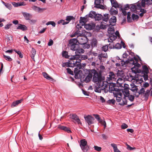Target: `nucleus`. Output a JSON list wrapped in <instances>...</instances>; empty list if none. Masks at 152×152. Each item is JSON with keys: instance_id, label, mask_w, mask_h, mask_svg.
Returning <instances> with one entry per match:
<instances>
[{"instance_id": "nucleus-32", "label": "nucleus", "mask_w": 152, "mask_h": 152, "mask_svg": "<svg viewBox=\"0 0 152 152\" xmlns=\"http://www.w3.org/2000/svg\"><path fill=\"white\" fill-rule=\"evenodd\" d=\"M112 36L113 37L111 36L110 37V39L108 40L109 42H112L117 38V37L115 34H113Z\"/></svg>"}, {"instance_id": "nucleus-13", "label": "nucleus", "mask_w": 152, "mask_h": 152, "mask_svg": "<svg viewBox=\"0 0 152 152\" xmlns=\"http://www.w3.org/2000/svg\"><path fill=\"white\" fill-rule=\"evenodd\" d=\"M130 63L134 65V66H140V64L138 63V60L137 58L135 57L130 59L129 60Z\"/></svg>"}, {"instance_id": "nucleus-53", "label": "nucleus", "mask_w": 152, "mask_h": 152, "mask_svg": "<svg viewBox=\"0 0 152 152\" xmlns=\"http://www.w3.org/2000/svg\"><path fill=\"white\" fill-rule=\"evenodd\" d=\"M94 148L95 150L97 151H100L102 149L101 147H98L97 146H94Z\"/></svg>"}, {"instance_id": "nucleus-29", "label": "nucleus", "mask_w": 152, "mask_h": 152, "mask_svg": "<svg viewBox=\"0 0 152 152\" xmlns=\"http://www.w3.org/2000/svg\"><path fill=\"white\" fill-rule=\"evenodd\" d=\"M122 46L119 43H117L115 45H113V48L112 47H110L109 46L110 48H116L117 49H119L121 48Z\"/></svg>"}, {"instance_id": "nucleus-62", "label": "nucleus", "mask_w": 152, "mask_h": 152, "mask_svg": "<svg viewBox=\"0 0 152 152\" xmlns=\"http://www.w3.org/2000/svg\"><path fill=\"white\" fill-rule=\"evenodd\" d=\"M62 66L63 67L66 66L67 67H71L69 62L65 63Z\"/></svg>"}, {"instance_id": "nucleus-33", "label": "nucleus", "mask_w": 152, "mask_h": 152, "mask_svg": "<svg viewBox=\"0 0 152 152\" xmlns=\"http://www.w3.org/2000/svg\"><path fill=\"white\" fill-rule=\"evenodd\" d=\"M96 13V12L94 11H91L89 14L88 16L89 17L91 18H94L95 16Z\"/></svg>"}, {"instance_id": "nucleus-2", "label": "nucleus", "mask_w": 152, "mask_h": 152, "mask_svg": "<svg viewBox=\"0 0 152 152\" xmlns=\"http://www.w3.org/2000/svg\"><path fill=\"white\" fill-rule=\"evenodd\" d=\"M69 42L70 49L72 50L75 51V54L76 55L78 56L81 53H84V50L80 48L79 45L77 43L78 42L77 38L70 39Z\"/></svg>"}, {"instance_id": "nucleus-22", "label": "nucleus", "mask_w": 152, "mask_h": 152, "mask_svg": "<svg viewBox=\"0 0 152 152\" xmlns=\"http://www.w3.org/2000/svg\"><path fill=\"white\" fill-rule=\"evenodd\" d=\"M116 21V17L115 16H113L109 20V22L110 25L114 26Z\"/></svg>"}, {"instance_id": "nucleus-50", "label": "nucleus", "mask_w": 152, "mask_h": 152, "mask_svg": "<svg viewBox=\"0 0 152 152\" xmlns=\"http://www.w3.org/2000/svg\"><path fill=\"white\" fill-rule=\"evenodd\" d=\"M108 46L107 45H105L104 46L102 47V50L103 51L106 52L108 50Z\"/></svg>"}, {"instance_id": "nucleus-5", "label": "nucleus", "mask_w": 152, "mask_h": 152, "mask_svg": "<svg viewBox=\"0 0 152 152\" xmlns=\"http://www.w3.org/2000/svg\"><path fill=\"white\" fill-rule=\"evenodd\" d=\"M78 65L76 66L77 67L75 68L74 71L75 77L76 79L80 78V80H82V71L80 70L82 66L80 64V67L79 68V67H78Z\"/></svg>"}, {"instance_id": "nucleus-8", "label": "nucleus", "mask_w": 152, "mask_h": 152, "mask_svg": "<svg viewBox=\"0 0 152 152\" xmlns=\"http://www.w3.org/2000/svg\"><path fill=\"white\" fill-rule=\"evenodd\" d=\"M84 35H83L77 37V40H78V42L79 44L84 45L86 43L88 42L87 37Z\"/></svg>"}, {"instance_id": "nucleus-25", "label": "nucleus", "mask_w": 152, "mask_h": 152, "mask_svg": "<svg viewBox=\"0 0 152 152\" xmlns=\"http://www.w3.org/2000/svg\"><path fill=\"white\" fill-rule=\"evenodd\" d=\"M142 72L144 74H148L149 72L148 69L146 65H144L142 66Z\"/></svg>"}, {"instance_id": "nucleus-44", "label": "nucleus", "mask_w": 152, "mask_h": 152, "mask_svg": "<svg viewBox=\"0 0 152 152\" xmlns=\"http://www.w3.org/2000/svg\"><path fill=\"white\" fill-rule=\"evenodd\" d=\"M100 70L99 72V73L101 74L105 69V67L104 66L101 65L100 67Z\"/></svg>"}, {"instance_id": "nucleus-63", "label": "nucleus", "mask_w": 152, "mask_h": 152, "mask_svg": "<svg viewBox=\"0 0 152 152\" xmlns=\"http://www.w3.org/2000/svg\"><path fill=\"white\" fill-rule=\"evenodd\" d=\"M112 7H114L115 8H116L117 7H118V5L116 2L113 3V4H112Z\"/></svg>"}, {"instance_id": "nucleus-58", "label": "nucleus", "mask_w": 152, "mask_h": 152, "mask_svg": "<svg viewBox=\"0 0 152 152\" xmlns=\"http://www.w3.org/2000/svg\"><path fill=\"white\" fill-rule=\"evenodd\" d=\"M88 58L87 56L86 55H82L81 56L80 59L81 60H84Z\"/></svg>"}, {"instance_id": "nucleus-28", "label": "nucleus", "mask_w": 152, "mask_h": 152, "mask_svg": "<svg viewBox=\"0 0 152 152\" xmlns=\"http://www.w3.org/2000/svg\"><path fill=\"white\" fill-rule=\"evenodd\" d=\"M111 145L113 148L114 152H121L117 148V146L116 144L112 143L111 144Z\"/></svg>"}, {"instance_id": "nucleus-41", "label": "nucleus", "mask_w": 152, "mask_h": 152, "mask_svg": "<svg viewBox=\"0 0 152 152\" xmlns=\"http://www.w3.org/2000/svg\"><path fill=\"white\" fill-rule=\"evenodd\" d=\"M110 11L113 14H117L118 13V11L117 10H115V9L112 7L110 10Z\"/></svg>"}, {"instance_id": "nucleus-20", "label": "nucleus", "mask_w": 152, "mask_h": 152, "mask_svg": "<svg viewBox=\"0 0 152 152\" xmlns=\"http://www.w3.org/2000/svg\"><path fill=\"white\" fill-rule=\"evenodd\" d=\"M58 128L61 130H63L68 133H70L71 132V130L66 126L59 125L58 126Z\"/></svg>"}, {"instance_id": "nucleus-36", "label": "nucleus", "mask_w": 152, "mask_h": 152, "mask_svg": "<svg viewBox=\"0 0 152 152\" xmlns=\"http://www.w3.org/2000/svg\"><path fill=\"white\" fill-rule=\"evenodd\" d=\"M115 102V101L114 99H110L107 102V103L108 104L111 105H114Z\"/></svg>"}, {"instance_id": "nucleus-19", "label": "nucleus", "mask_w": 152, "mask_h": 152, "mask_svg": "<svg viewBox=\"0 0 152 152\" xmlns=\"http://www.w3.org/2000/svg\"><path fill=\"white\" fill-rule=\"evenodd\" d=\"M23 100V99H21L13 102L11 105V107H13L18 106V104L21 103Z\"/></svg>"}, {"instance_id": "nucleus-61", "label": "nucleus", "mask_w": 152, "mask_h": 152, "mask_svg": "<svg viewBox=\"0 0 152 152\" xmlns=\"http://www.w3.org/2000/svg\"><path fill=\"white\" fill-rule=\"evenodd\" d=\"M53 43V40L51 39H50L48 43V45L49 46H51L52 45Z\"/></svg>"}, {"instance_id": "nucleus-43", "label": "nucleus", "mask_w": 152, "mask_h": 152, "mask_svg": "<svg viewBox=\"0 0 152 152\" xmlns=\"http://www.w3.org/2000/svg\"><path fill=\"white\" fill-rule=\"evenodd\" d=\"M132 16V19L134 20H137L139 18L138 15H135L134 14H133Z\"/></svg>"}, {"instance_id": "nucleus-3", "label": "nucleus", "mask_w": 152, "mask_h": 152, "mask_svg": "<svg viewBox=\"0 0 152 152\" xmlns=\"http://www.w3.org/2000/svg\"><path fill=\"white\" fill-rule=\"evenodd\" d=\"M124 97L122 99L121 102L119 104L121 106H123L127 104V101L126 99L127 97L128 99L131 102H133L134 99L135 97L134 95H130L129 89L127 88H124Z\"/></svg>"}, {"instance_id": "nucleus-26", "label": "nucleus", "mask_w": 152, "mask_h": 152, "mask_svg": "<svg viewBox=\"0 0 152 152\" xmlns=\"http://www.w3.org/2000/svg\"><path fill=\"white\" fill-rule=\"evenodd\" d=\"M42 75L45 78H46L48 80H53L52 77L50 76L49 75L45 72H43L42 73Z\"/></svg>"}, {"instance_id": "nucleus-42", "label": "nucleus", "mask_w": 152, "mask_h": 152, "mask_svg": "<svg viewBox=\"0 0 152 152\" xmlns=\"http://www.w3.org/2000/svg\"><path fill=\"white\" fill-rule=\"evenodd\" d=\"M4 58L7 60L8 61H12V59L10 58V56H7L4 55H3Z\"/></svg>"}, {"instance_id": "nucleus-6", "label": "nucleus", "mask_w": 152, "mask_h": 152, "mask_svg": "<svg viewBox=\"0 0 152 152\" xmlns=\"http://www.w3.org/2000/svg\"><path fill=\"white\" fill-rule=\"evenodd\" d=\"M87 144V141L85 139H82L80 140V145L83 152H87L89 148Z\"/></svg>"}, {"instance_id": "nucleus-40", "label": "nucleus", "mask_w": 152, "mask_h": 152, "mask_svg": "<svg viewBox=\"0 0 152 152\" xmlns=\"http://www.w3.org/2000/svg\"><path fill=\"white\" fill-rule=\"evenodd\" d=\"M51 25L53 27H55L56 24L53 21H48L46 23V25Z\"/></svg>"}, {"instance_id": "nucleus-14", "label": "nucleus", "mask_w": 152, "mask_h": 152, "mask_svg": "<svg viewBox=\"0 0 152 152\" xmlns=\"http://www.w3.org/2000/svg\"><path fill=\"white\" fill-rule=\"evenodd\" d=\"M32 8L35 11L39 13L42 12L46 10V8H40L34 5L33 6Z\"/></svg>"}, {"instance_id": "nucleus-12", "label": "nucleus", "mask_w": 152, "mask_h": 152, "mask_svg": "<svg viewBox=\"0 0 152 152\" xmlns=\"http://www.w3.org/2000/svg\"><path fill=\"white\" fill-rule=\"evenodd\" d=\"M85 119L89 125H90L94 123V118L90 115L84 117Z\"/></svg>"}, {"instance_id": "nucleus-17", "label": "nucleus", "mask_w": 152, "mask_h": 152, "mask_svg": "<svg viewBox=\"0 0 152 152\" xmlns=\"http://www.w3.org/2000/svg\"><path fill=\"white\" fill-rule=\"evenodd\" d=\"M71 118L75 121L78 124H81L79 117L76 114H72Z\"/></svg>"}, {"instance_id": "nucleus-46", "label": "nucleus", "mask_w": 152, "mask_h": 152, "mask_svg": "<svg viewBox=\"0 0 152 152\" xmlns=\"http://www.w3.org/2000/svg\"><path fill=\"white\" fill-rule=\"evenodd\" d=\"M14 50L16 52L19 56V57L21 58H23V54L21 53L20 51H17V50H16L15 49H14Z\"/></svg>"}, {"instance_id": "nucleus-10", "label": "nucleus", "mask_w": 152, "mask_h": 152, "mask_svg": "<svg viewBox=\"0 0 152 152\" xmlns=\"http://www.w3.org/2000/svg\"><path fill=\"white\" fill-rule=\"evenodd\" d=\"M115 76L114 73L110 72L109 73L108 77L106 79V81L108 82V84H110L111 82V81H115L116 78H115Z\"/></svg>"}, {"instance_id": "nucleus-23", "label": "nucleus", "mask_w": 152, "mask_h": 152, "mask_svg": "<svg viewBox=\"0 0 152 152\" xmlns=\"http://www.w3.org/2000/svg\"><path fill=\"white\" fill-rule=\"evenodd\" d=\"M23 15L25 18L26 20H30L32 18V15L29 13L24 12L23 13Z\"/></svg>"}, {"instance_id": "nucleus-30", "label": "nucleus", "mask_w": 152, "mask_h": 152, "mask_svg": "<svg viewBox=\"0 0 152 152\" xmlns=\"http://www.w3.org/2000/svg\"><path fill=\"white\" fill-rule=\"evenodd\" d=\"M31 57L33 60L34 59V56L36 54V51L34 49L32 48V49L31 51Z\"/></svg>"}, {"instance_id": "nucleus-18", "label": "nucleus", "mask_w": 152, "mask_h": 152, "mask_svg": "<svg viewBox=\"0 0 152 152\" xmlns=\"http://www.w3.org/2000/svg\"><path fill=\"white\" fill-rule=\"evenodd\" d=\"M142 5L143 7H144L145 4L148 5L152 4V0H142Z\"/></svg>"}, {"instance_id": "nucleus-21", "label": "nucleus", "mask_w": 152, "mask_h": 152, "mask_svg": "<svg viewBox=\"0 0 152 152\" xmlns=\"http://www.w3.org/2000/svg\"><path fill=\"white\" fill-rule=\"evenodd\" d=\"M17 29H20L23 31H25L27 30V28L25 25L19 24L17 28Z\"/></svg>"}, {"instance_id": "nucleus-16", "label": "nucleus", "mask_w": 152, "mask_h": 152, "mask_svg": "<svg viewBox=\"0 0 152 152\" xmlns=\"http://www.w3.org/2000/svg\"><path fill=\"white\" fill-rule=\"evenodd\" d=\"M108 84V85L109 84ZM108 86H109L108 88H109V91L111 92H112L113 91V92L114 93L115 91H120V90H121V89H119L118 88H116L114 86H113L112 85H110V86H109L108 85V87H107V89H108ZM107 90L108 91V90Z\"/></svg>"}, {"instance_id": "nucleus-60", "label": "nucleus", "mask_w": 152, "mask_h": 152, "mask_svg": "<svg viewBox=\"0 0 152 152\" xmlns=\"http://www.w3.org/2000/svg\"><path fill=\"white\" fill-rule=\"evenodd\" d=\"M128 127L127 125L125 123L123 124L121 126V128L123 129H125L127 128Z\"/></svg>"}, {"instance_id": "nucleus-49", "label": "nucleus", "mask_w": 152, "mask_h": 152, "mask_svg": "<svg viewBox=\"0 0 152 152\" xmlns=\"http://www.w3.org/2000/svg\"><path fill=\"white\" fill-rule=\"evenodd\" d=\"M101 3V0H95L94 4L96 6L99 5Z\"/></svg>"}, {"instance_id": "nucleus-9", "label": "nucleus", "mask_w": 152, "mask_h": 152, "mask_svg": "<svg viewBox=\"0 0 152 152\" xmlns=\"http://www.w3.org/2000/svg\"><path fill=\"white\" fill-rule=\"evenodd\" d=\"M142 7V1L140 2H138L137 5L132 4L130 8V10L132 12H135L137 10H140Z\"/></svg>"}, {"instance_id": "nucleus-37", "label": "nucleus", "mask_w": 152, "mask_h": 152, "mask_svg": "<svg viewBox=\"0 0 152 152\" xmlns=\"http://www.w3.org/2000/svg\"><path fill=\"white\" fill-rule=\"evenodd\" d=\"M150 90H147L144 94V96L145 97V99L146 100H147L148 98V97L150 94Z\"/></svg>"}, {"instance_id": "nucleus-38", "label": "nucleus", "mask_w": 152, "mask_h": 152, "mask_svg": "<svg viewBox=\"0 0 152 152\" xmlns=\"http://www.w3.org/2000/svg\"><path fill=\"white\" fill-rule=\"evenodd\" d=\"M132 72L134 73L135 74L139 73L138 69L137 67H134L132 68Z\"/></svg>"}, {"instance_id": "nucleus-35", "label": "nucleus", "mask_w": 152, "mask_h": 152, "mask_svg": "<svg viewBox=\"0 0 152 152\" xmlns=\"http://www.w3.org/2000/svg\"><path fill=\"white\" fill-rule=\"evenodd\" d=\"M85 31H81L78 29L76 31V34H77V37L78 36H82L83 35H85V34L83 33Z\"/></svg>"}, {"instance_id": "nucleus-59", "label": "nucleus", "mask_w": 152, "mask_h": 152, "mask_svg": "<svg viewBox=\"0 0 152 152\" xmlns=\"http://www.w3.org/2000/svg\"><path fill=\"white\" fill-rule=\"evenodd\" d=\"M121 10L122 11V12L124 15L125 16L126 15L127 12L126 11V10L123 9L122 7L121 8Z\"/></svg>"}, {"instance_id": "nucleus-1", "label": "nucleus", "mask_w": 152, "mask_h": 152, "mask_svg": "<svg viewBox=\"0 0 152 152\" xmlns=\"http://www.w3.org/2000/svg\"><path fill=\"white\" fill-rule=\"evenodd\" d=\"M91 72L93 76L92 81L94 83L98 82L99 84V88H97L95 91L96 92L100 93L102 91H104L105 93L108 92L107 87L108 86V82L102 81V75L98 73L95 69L91 70Z\"/></svg>"}, {"instance_id": "nucleus-51", "label": "nucleus", "mask_w": 152, "mask_h": 152, "mask_svg": "<svg viewBox=\"0 0 152 152\" xmlns=\"http://www.w3.org/2000/svg\"><path fill=\"white\" fill-rule=\"evenodd\" d=\"M145 92V91L144 88H142L140 89V91L139 92V94H144Z\"/></svg>"}, {"instance_id": "nucleus-15", "label": "nucleus", "mask_w": 152, "mask_h": 152, "mask_svg": "<svg viewBox=\"0 0 152 152\" xmlns=\"http://www.w3.org/2000/svg\"><path fill=\"white\" fill-rule=\"evenodd\" d=\"M84 27L87 30H91L94 29L95 26L94 23H90L84 24Z\"/></svg>"}, {"instance_id": "nucleus-4", "label": "nucleus", "mask_w": 152, "mask_h": 152, "mask_svg": "<svg viewBox=\"0 0 152 152\" xmlns=\"http://www.w3.org/2000/svg\"><path fill=\"white\" fill-rule=\"evenodd\" d=\"M80 54L77 56L75 54L69 58L70 61H69L71 67H74L78 65V67H80L81 60L78 59Z\"/></svg>"}, {"instance_id": "nucleus-47", "label": "nucleus", "mask_w": 152, "mask_h": 152, "mask_svg": "<svg viewBox=\"0 0 152 152\" xmlns=\"http://www.w3.org/2000/svg\"><path fill=\"white\" fill-rule=\"evenodd\" d=\"M99 122L102 125L104 126V129H105L106 127V124L105 121H104L101 120Z\"/></svg>"}, {"instance_id": "nucleus-27", "label": "nucleus", "mask_w": 152, "mask_h": 152, "mask_svg": "<svg viewBox=\"0 0 152 152\" xmlns=\"http://www.w3.org/2000/svg\"><path fill=\"white\" fill-rule=\"evenodd\" d=\"M131 86L132 87L131 89L132 91L134 92H136L137 91V88L134 83L131 84Z\"/></svg>"}, {"instance_id": "nucleus-48", "label": "nucleus", "mask_w": 152, "mask_h": 152, "mask_svg": "<svg viewBox=\"0 0 152 152\" xmlns=\"http://www.w3.org/2000/svg\"><path fill=\"white\" fill-rule=\"evenodd\" d=\"M117 74L118 76L121 77L123 76L124 75L123 72L122 70H118Z\"/></svg>"}, {"instance_id": "nucleus-11", "label": "nucleus", "mask_w": 152, "mask_h": 152, "mask_svg": "<svg viewBox=\"0 0 152 152\" xmlns=\"http://www.w3.org/2000/svg\"><path fill=\"white\" fill-rule=\"evenodd\" d=\"M92 77V74L91 72V70L89 72V73L88 75L86 77H83L82 76V80H81L82 81L85 82L86 83L89 82L91 79Z\"/></svg>"}, {"instance_id": "nucleus-52", "label": "nucleus", "mask_w": 152, "mask_h": 152, "mask_svg": "<svg viewBox=\"0 0 152 152\" xmlns=\"http://www.w3.org/2000/svg\"><path fill=\"white\" fill-rule=\"evenodd\" d=\"M12 25L11 23H8L4 27V28L5 29H9L11 26Z\"/></svg>"}, {"instance_id": "nucleus-57", "label": "nucleus", "mask_w": 152, "mask_h": 152, "mask_svg": "<svg viewBox=\"0 0 152 152\" xmlns=\"http://www.w3.org/2000/svg\"><path fill=\"white\" fill-rule=\"evenodd\" d=\"M127 146V149L129 150L130 151L135 149V147L132 148L129 145H128V144L126 145Z\"/></svg>"}, {"instance_id": "nucleus-7", "label": "nucleus", "mask_w": 152, "mask_h": 152, "mask_svg": "<svg viewBox=\"0 0 152 152\" xmlns=\"http://www.w3.org/2000/svg\"><path fill=\"white\" fill-rule=\"evenodd\" d=\"M115 97H116V101L118 102H121V99L122 100V97L123 95H124V89H122L118 91H115L113 92Z\"/></svg>"}, {"instance_id": "nucleus-31", "label": "nucleus", "mask_w": 152, "mask_h": 152, "mask_svg": "<svg viewBox=\"0 0 152 152\" xmlns=\"http://www.w3.org/2000/svg\"><path fill=\"white\" fill-rule=\"evenodd\" d=\"M102 16L101 14H97L96 13L95 14V16L94 18L95 20H99L102 19Z\"/></svg>"}, {"instance_id": "nucleus-56", "label": "nucleus", "mask_w": 152, "mask_h": 152, "mask_svg": "<svg viewBox=\"0 0 152 152\" xmlns=\"http://www.w3.org/2000/svg\"><path fill=\"white\" fill-rule=\"evenodd\" d=\"M121 66H124L125 67L126 66V62H125L123 60H121Z\"/></svg>"}, {"instance_id": "nucleus-39", "label": "nucleus", "mask_w": 152, "mask_h": 152, "mask_svg": "<svg viewBox=\"0 0 152 152\" xmlns=\"http://www.w3.org/2000/svg\"><path fill=\"white\" fill-rule=\"evenodd\" d=\"M97 41L96 39L93 40L91 43V45L92 47H95L97 45Z\"/></svg>"}, {"instance_id": "nucleus-24", "label": "nucleus", "mask_w": 152, "mask_h": 152, "mask_svg": "<svg viewBox=\"0 0 152 152\" xmlns=\"http://www.w3.org/2000/svg\"><path fill=\"white\" fill-rule=\"evenodd\" d=\"M109 15L108 14H105L103 16H102V20L104 21L107 22L109 19Z\"/></svg>"}, {"instance_id": "nucleus-64", "label": "nucleus", "mask_w": 152, "mask_h": 152, "mask_svg": "<svg viewBox=\"0 0 152 152\" xmlns=\"http://www.w3.org/2000/svg\"><path fill=\"white\" fill-rule=\"evenodd\" d=\"M63 56L66 58H67L68 56V53L66 51H64L63 53Z\"/></svg>"}, {"instance_id": "nucleus-54", "label": "nucleus", "mask_w": 152, "mask_h": 152, "mask_svg": "<svg viewBox=\"0 0 152 152\" xmlns=\"http://www.w3.org/2000/svg\"><path fill=\"white\" fill-rule=\"evenodd\" d=\"M94 116L95 117V118L99 122L101 120H102L99 117V115H94Z\"/></svg>"}, {"instance_id": "nucleus-55", "label": "nucleus", "mask_w": 152, "mask_h": 152, "mask_svg": "<svg viewBox=\"0 0 152 152\" xmlns=\"http://www.w3.org/2000/svg\"><path fill=\"white\" fill-rule=\"evenodd\" d=\"M66 70H67V72L68 73H69V74L71 75H74L73 72V71H72L70 69H69V68H67L66 69Z\"/></svg>"}, {"instance_id": "nucleus-45", "label": "nucleus", "mask_w": 152, "mask_h": 152, "mask_svg": "<svg viewBox=\"0 0 152 152\" xmlns=\"http://www.w3.org/2000/svg\"><path fill=\"white\" fill-rule=\"evenodd\" d=\"M74 18L73 16H67L66 17V20L69 22L71 20H74Z\"/></svg>"}, {"instance_id": "nucleus-34", "label": "nucleus", "mask_w": 152, "mask_h": 152, "mask_svg": "<svg viewBox=\"0 0 152 152\" xmlns=\"http://www.w3.org/2000/svg\"><path fill=\"white\" fill-rule=\"evenodd\" d=\"M86 18L85 17H80V23H82V25H84L85 24L86 22Z\"/></svg>"}]
</instances>
